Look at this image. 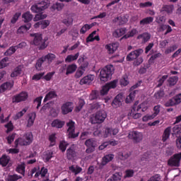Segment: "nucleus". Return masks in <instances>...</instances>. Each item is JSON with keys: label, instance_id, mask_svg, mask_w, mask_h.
Here are the masks:
<instances>
[{"label": "nucleus", "instance_id": "1", "mask_svg": "<svg viewBox=\"0 0 181 181\" xmlns=\"http://www.w3.org/2000/svg\"><path fill=\"white\" fill-rule=\"evenodd\" d=\"M30 36L33 38V43L35 46H38L39 50H45L47 47V44H46V39L43 40L42 34L40 33H31Z\"/></svg>", "mask_w": 181, "mask_h": 181}, {"label": "nucleus", "instance_id": "2", "mask_svg": "<svg viewBox=\"0 0 181 181\" xmlns=\"http://www.w3.org/2000/svg\"><path fill=\"white\" fill-rule=\"evenodd\" d=\"M114 73V66L107 65L103 68L100 72V81H108V79L112 76Z\"/></svg>", "mask_w": 181, "mask_h": 181}, {"label": "nucleus", "instance_id": "3", "mask_svg": "<svg viewBox=\"0 0 181 181\" xmlns=\"http://www.w3.org/2000/svg\"><path fill=\"white\" fill-rule=\"evenodd\" d=\"M75 122L73 120H70L68 123H66V127H68L67 132L68 137L71 139H74L78 136L80 132L76 133V126Z\"/></svg>", "mask_w": 181, "mask_h": 181}, {"label": "nucleus", "instance_id": "4", "mask_svg": "<svg viewBox=\"0 0 181 181\" xmlns=\"http://www.w3.org/2000/svg\"><path fill=\"white\" fill-rule=\"evenodd\" d=\"M50 1H42L40 4L37 5H33L31 6V11L32 12H34V13H40L42 11H45V9H47L49 8V5Z\"/></svg>", "mask_w": 181, "mask_h": 181}, {"label": "nucleus", "instance_id": "5", "mask_svg": "<svg viewBox=\"0 0 181 181\" xmlns=\"http://www.w3.org/2000/svg\"><path fill=\"white\" fill-rule=\"evenodd\" d=\"M181 152L174 154L168 160V166L179 168L180 166Z\"/></svg>", "mask_w": 181, "mask_h": 181}, {"label": "nucleus", "instance_id": "6", "mask_svg": "<svg viewBox=\"0 0 181 181\" xmlns=\"http://www.w3.org/2000/svg\"><path fill=\"white\" fill-rule=\"evenodd\" d=\"M181 103V93L175 95L174 97L169 99L165 103V107H175Z\"/></svg>", "mask_w": 181, "mask_h": 181}, {"label": "nucleus", "instance_id": "7", "mask_svg": "<svg viewBox=\"0 0 181 181\" xmlns=\"http://www.w3.org/2000/svg\"><path fill=\"white\" fill-rule=\"evenodd\" d=\"M29 98V94L26 91H22L21 93L15 95L12 98V102L18 104V103H22L26 101Z\"/></svg>", "mask_w": 181, "mask_h": 181}, {"label": "nucleus", "instance_id": "8", "mask_svg": "<svg viewBox=\"0 0 181 181\" xmlns=\"http://www.w3.org/2000/svg\"><path fill=\"white\" fill-rule=\"evenodd\" d=\"M117 83H118V81L114 80L110 83H106L105 86H103L100 90V95H107V94H108V91H110L111 88H117Z\"/></svg>", "mask_w": 181, "mask_h": 181}, {"label": "nucleus", "instance_id": "9", "mask_svg": "<svg viewBox=\"0 0 181 181\" xmlns=\"http://www.w3.org/2000/svg\"><path fill=\"white\" fill-rule=\"evenodd\" d=\"M129 139H132L136 144L141 142L144 139V134L138 131L129 132L128 134Z\"/></svg>", "mask_w": 181, "mask_h": 181}, {"label": "nucleus", "instance_id": "10", "mask_svg": "<svg viewBox=\"0 0 181 181\" xmlns=\"http://www.w3.org/2000/svg\"><path fill=\"white\" fill-rule=\"evenodd\" d=\"M144 53V49L139 48L138 49H136L132 52H130L126 57V60L127 62H133V60H136V59H138L141 54Z\"/></svg>", "mask_w": 181, "mask_h": 181}, {"label": "nucleus", "instance_id": "11", "mask_svg": "<svg viewBox=\"0 0 181 181\" xmlns=\"http://www.w3.org/2000/svg\"><path fill=\"white\" fill-rule=\"evenodd\" d=\"M107 118V113L104 110H100L95 114V121L96 124H103Z\"/></svg>", "mask_w": 181, "mask_h": 181}, {"label": "nucleus", "instance_id": "12", "mask_svg": "<svg viewBox=\"0 0 181 181\" xmlns=\"http://www.w3.org/2000/svg\"><path fill=\"white\" fill-rule=\"evenodd\" d=\"M71 105H73V103L71 102H66V103L63 104L61 110L64 115H66L69 114V112H71V111H73V107Z\"/></svg>", "mask_w": 181, "mask_h": 181}, {"label": "nucleus", "instance_id": "13", "mask_svg": "<svg viewBox=\"0 0 181 181\" xmlns=\"http://www.w3.org/2000/svg\"><path fill=\"white\" fill-rule=\"evenodd\" d=\"M94 78H95V76L94 75L89 74L86 76H84L79 82V84L81 86H83L84 84H91L93 81H94Z\"/></svg>", "mask_w": 181, "mask_h": 181}, {"label": "nucleus", "instance_id": "14", "mask_svg": "<svg viewBox=\"0 0 181 181\" xmlns=\"http://www.w3.org/2000/svg\"><path fill=\"white\" fill-rule=\"evenodd\" d=\"M62 22L65 25V26L69 28V26H71L73 25L74 18H73V16L71 14H66L65 18L62 19Z\"/></svg>", "mask_w": 181, "mask_h": 181}, {"label": "nucleus", "instance_id": "15", "mask_svg": "<svg viewBox=\"0 0 181 181\" xmlns=\"http://www.w3.org/2000/svg\"><path fill=\"white\" fill-rule=\"evenodd\" d=\"M119 44L118 42H112V44H107L105 45V49H107L110 54H112L118 49Z\"/></svg>", "mask_w": 181, "mask_h": 181}, {"label": "nucleus", "instance_id": "16", "mask_svg": "<svg viewBox=\"0 0 181 181\" xmlns=\"http://www.w3.org/2000/svg\"><path fill=\"white\" fill-rule=\"evenodd\" d=\"M13 87V82H5L0 86V94L5 93L6 90H9Z\"/></svg>", "mask_w": 181, "mask_h": 181}, {"label": "nucleus", "instance_id": "17", "mask_svg": "<svg viewBox=\"0 0 181 181\" xmlns=\"http://www.w3.org/2000/svg\"><path fill=\"white\" fill-rule=\"evenodd\" d=\"M136 105H134L130 112L128 113V118H134V119H138V118H141L142 115L141 113L136 112L135 108Z\"/></svg>", "mask_w": 181, "mask_h": 181}, {"label": "nucleus", "instance_id": "18", "mask_svg": "<svg viewBox=\"0 0 181 181\" xmlns=\"http://www.w3.org/2000/svg\"><path fill=\"white\" fill-rule=\"evenodd\" d=\"M65 124H66V122L62 121L59 119H54L51 123V127H52V128H57L59 129L63 128Z\"/></svg>", "mask_w": 181, "mask_h": 181}, {"label": "nucleus", "instance_id": "19", "mask_svg": "<svg viewBox=\"0 0 181 181\" xmlns=\"http://www.w3.org/2000/svg\"><path fill=\"white\" fill-rule=\"evenodd\" d=\"M24 139L25 141L23 144V145L26 146V145H30L33 142V134L32 132H28L25 133L23 136Z\"/></svg>", "mask_w": 181, "mask_h": 181}, {"label": "nucleus", "instance_id": "20", "mask_svg": "<svg viewBox=\"0 0 181 181\" xmlns=\"http://www.w3.org/2000/svg\"><path fill=\"white\" fill-rule=\"evenodd\" d=\"M126 32L127 28H118L113 32L112 36L114 37H121V36H124V35H125Z\"/></svg>", "mask_w": 181, "mask_h": 181}, {"label": "nucleus", "instance_id": "21", "mask_svg": "<svg viewBox=\"0 0 181 181\" xmlns=\"http://www.w3.org/2000/svg\"><path fill=\"white\" fill-rule=\"evenodd\" d=\"M74 158H76V150H74V147L71 146L66 150V158L71 160Z\"/></svg>", "mask_w": 181, "mask_h": 181}, {"label": "nucleus", "instance_id": "22", "mask_svg": "<svg viewBox=\"0 0 181 181\" xmlns=\"http://www.w3.org/2000/svg\"><path fill=\"white\" fill-rule=\"evenodd\" d=\"M35 119H36V112H31L28 114V119L27 124L28 128H30V127L33 126V124H35Z\"/></svg>", "mask_w": 181, "mask_h": 181}, {"label": "nucleus", "instance_id": "23", "mask_svg": "<svg viewBox=\"0 0 181 181\" xmlns=\"http://www.w3.org/2000/svg\"><path fill=\"white\" fill-rule=\"evenodd\" d=\"M57 97V93L54 90H50L45 97L44 103H47L49 100H53Z\"/></svg>", "mask_w": 181, "mask_h": 181}, {"label": "nucleus", "instance_id": "24", "mask_svg": "<svg viewBox=\"0 0 181 181\" xmlns=\"http://www.w3.org/2000/svg\"><path fill=\"white\" fill-rule=\"evenodd\" d=\"M173 5H164L160 9V12H166L168 15H170L173 13Z\"/></svg>", "mask_w": 181, "mask_h": 181}, {"label": "nucleus", "instance_id": "25", "mask_svg": "<svg viewBox=\"0 0 181 181\" xmlns=\"http://www.w3.org/2000/svg\"><path fill=\"white\" fill-rule=\"evenodd\" d=\"M122 99L121 98V96L117 95L112 103V107H113V108H118V107L122 104Z\"/></svg>", "mask_w": 181, "mask_h": 181}, {"label": "nucleus", "instance_id": "26", "mask_svg": "<svg viewBox=\"0 0 181 181\" xmlns=\"http://www.w3.org/2000/svg\"><path fill=\"white\" fill-rule=\"evenodd\" d=\"M171 131H172V127H167L164 130V132L163 134V139H162L163 142H166V141H168V139H169V138L170 137Z\"/></svg>", "mask_w": 181, "mask_h": 181}, {"label": "nucleus", "instance_id": "27", "mask_svg": "<svg viewBox=\"0 0 181 181\" xmlns=\"http://www.w3.org/2000/svg\"><path fill=\"white\" fill-rule=\"evenodd\" d=\"M137 39H142V42L144 43H146V42H149L151 40V34L148 33H144L137 36Z\"/></svg>", "mask_w": 181, "mask_h": 181}, {"label": "nucleus", "instance_id": "28", "mask_svg": "<svg viewBox=\"0 0 181 181\" xmlns=\"http://www.w3.org/2000/svg\"><path fill=\"white\" fill-rule=\"evenodd\" d=\"M119 130L118 129H114L107 127L105 130V137L107 138V136H110V135H117L118 134Z\"/></svg>", "mask_w": 181, "mask_h": 181}, {"label": "nucleus", "instance_id": "29", "mask_svg": "<svg viewBox=\"0 0 181 181\" xmlns=\"http://www.w3.org/2000/svg\"><path fill=\"white\" fill-rule=\"evenodd\" d=\"M136 93H138V90H136L132 91L129 93V95L126 98L125 103L129 104V103H132V101H134V100H135V95H136Z\"/></svg>", "mask_w": 181, "mask_h": 181}, {"label": "nucleus", "instance_id": "30", "mask_svg": "<svg viewBox=\"0 0 181 181\" xmlns=\"http://www.w3.org/2000/svg\"><path fill=\"white\" fill-rule=\"evenodd\" d=\"M122 179V173L118 172L112 175L107 181H120Z\"/></svg>", "mask_w": 181, "mask_h": 181}, {"label": "nucleus", "instance_id": "31", "mask_svg": "<svg viewBox=\"0 0 181 181\" xmlns=\"http://www.w3.org/2000/svg\"><path fill=\"white\" fill-rule=\"evenodd\" d=\"M79 56H80V52H77L74 55L69 54L65 59V62L66 63H71V62H75V60H77V59H78Z\"/></svg>", "mask_w": 181, "mask_h": 181}, {"label": "nucleus", "instance_id": "32", "mask_svg": "<svg viewBox=\"0 0 181 181\" xmlns=\"http://www.w3.org/2000/svg\"><path fill=\"white\" fill-rule=\"evenodd\" d=\"M9 160H11V158L6 155H3L1 158H0V165L5 168V166H7L8 163H9Z\"/></svg>", "mask_w": 181, "mask_h": 181}, {"label": "nucleus", "instance_id": "33", "mask_svg": "<svg viewBox=\"0 0 181 181\" xmlns=\"http://www.w3.org/2000/svg\"><path fill=\"white\" fill-rule=\"evenodd\" d=\"M69 169L72 173H74L75 175H78V173H81L83 171V168L78 165H71Z\"/></svg>", "mask_w": 181, "mask_h": 181}, {"label": "nucleus", "instance_id": "34", "mask_svg": "<svg viewBox=\"0 0 181 181\" xmlns=\"http://www.w3.org/2000/svg\"><path fill=\"white\" fill-rule=\"evenodd\" d=\"M22 65H19L17 67H16L13 70V71L11 74V77H18V76H20V74H22Z\"/></svg>", "mask_w": 181, "mask_h": 181}, {"label": "nucleus", "instance_id": "35", "mask_svg": "<svg viewBox=\"0 0 181 181\" xmlns=\"http://www.w3.org/2000/svg\"><path fill=\"white\" fill-rule=\"evenodd\" d=\"M108 145H112V146H115L116 145H118V141L114 140V141H110L109 143L105 142L99 146V150L103 151V149H105V148H107Z\"/></svg>", "mask_w": 181, "mask_h": 181}, {"label": "nucleus", "instance_id": "36", "mask_svg": "<svg viewBox=\"0 0 181 181\" xmlns=\"http://www.w3.org/2000/svg\"><path fill=\"white\" fill-rule=\"evenodd\" d=\"M30 28H32V24L30 23H27L25 25H21L17 30V33H25V32H28Z\"/></svg>", "mask_w": 181, "mask_h": 181}, {"label": "nucleus", "instance_id": "37", "mask_svg": "<svg viewBox=\"0 0 181 181\" xmlns=\"http://www.w3.org/2000/svg\"><path fill=\"white\" fill-rule=\"evenodd\" d=\"M76 70H77V65H76L75 64L68 65V66L66 67V75L69 76V74H73V73H74Z\"/></svg>", "mask_w": 181, "mask_h": 181}, {"label": "nucleus", "instance_id": "38", "mask_svg": "<svg viewBox=\"0 0 181 181\" xmlns=\"http://www.w3.org/2000/svg\"><path fill=\"white\" fill-rule=\"evenodd\" d=\"M114 159V154H107L102 158V165H105L108 162H111Z\"/></svg>", "mask_w": 181, "mask_h": 181}, {"label": "nucleus", "instance_id": "39", "mask_svg": "<svg viewBox=\"0 0 181 181\" xmlns=\"http://www.w3.org/2000/svg\"><path fill=\"white\" fill-rule=\"evenodd\" d=\"M136 33H138V30L136 28H133L131 31H129L126 35H124L122 39H129V37H134Z\"/></svg>", "mask_w": 181, "mask_h": 181}, {"label": "nucleus", "instance_id": "40", "mask_svg": "<svg viewBox=\"0 0 181 181\" xmlns=\"http://www.w3.org/2000/svg\"><path fill=\"white\" fill-rule=\"evenodd\" d=\"M113 22H119V25H125L128 22V19L125 16L117 17L113 20Z\"/></svg>", "mask_w": 181, "mask_h": 181}, {"label": "nucleus", "instance_id": "41", "mask_svg": "<svg viewBox=\"0 0 181 181\" xmlns=\"http://www.w3.org/2000/svg\"><path fill=\"white\" fill-rule=\"evenodd\" d=\"M22 18H23L25 23H28V22H30V21H32V19H33V16H32V14H30V12L27 11L22 15Z\"/></svg>", "mask_w": 181, "mask_h": 181}, {"label": "nucleus", "instance_id": "42", "mask_svg": "<svg viewBox=\"0 0 181 181\" xmlns=\"http://www.w3.org/2000/svg\"><path fill=\"white\" fill-rule=\"evenodd\" d=\"M152 22H153V17H146L140 21L139 25L144 26L145 25H149Z\"/></svg>", "mask_w": 181, "mask_h": 181}, {"label": "nucleus", "instance_id": "43", "mask_svg": "<svg viewBox=\"0 0 181 181\" xmlns=\"http://www.w3.org/2000/svg\"><path fill=\"white\" fill-rule=\"evenodd\" d=\"M93 26H94L93 24H85L84 25L82 26V28L80 30V34L81 35H86V33L88 30H90V29H91V28H93Z\"/></svg>", "mask_w": 181, "mask_h": 181}, {"label": "nucleus", "instance_id": "44", "mask_svg": "<svg viewBox=\"0 0 181 181\" xmlns=\"http://www.w3.org/2000/svg\"><path fill=\"white\" fill-rule=\"evenodd\" d=\"M19 179H22V176L18 174L8 175L6 178V181H18Z\"/></svg>", "mask_w": 181, "mask_h": 181}, {"label": "nucleus", "instance_id": "45", "mask_svg": "<svg viewBox=\"0 0 181 181\" xmlns=\"http://www.w3.org/2000/svg\"><path fill=\"white\" fill-rule=\"evenodd\" d=\"M52 158H53V151H47L43 155V160L45 163L49 162Z\"/></svg>", "mask_w": 181, "mask_h": 181}, {"label": "nucleus", "instance_id": "46", "mask_svg": "<svg viewBox=\"0 0 181 181\" xmlns=\"http://www.w3.org/2000/svg\"><path fill=\"white\" fill-rule=\"evenodd\" d=\"M16 50L18 49L16 45L11 46L4 52V56H12V54H13Z\"/></svg>", "mask_w": 181, "mask_h": 181}, {"label": "nucleus", "instance_id": "47", "mask_svg": "<svg viewBox=\"0 0 181 181\" xmlns=\"http://www.w3.org/2000/svg\"><path fill=\"white\" fill-rule=\"evenodd\" d=\"M129 153L128 152H119L117 154L118 159H120V160H126V159H128L129 158Z\"/></svg>", "mask_w": 181, "mask_h": 181}, {"label": "nucleus", "instance_id": "48", "mask_svg": "<svg viewBox=\"0 0 181 181\" xmlns=\"http://www.w3.org/2000/svg\"><path fill=\"white\" fill-rule=\"evenodd\" d=\"M64 7L63 3L57 2L55 4H53L51 7V11H62Z\"/></svg>", "mask_w": 181, "mask_h": 181}, {"label": "nucleus", "instance_id": "49", "mask_svg": "<svg viewBox=\"0 0 181 181\" xmlns=\"http://www.w3.org/2000/svg\"><path fill=\"white\" fill-rule=\"evenodd\" d=\"M45 62H46V60L44 57L39 58L36 62L35 69H37V70H42V64H43Z\"/></svg>", "mask_w": 181, "mask_h": 181}, {"label": "nucleus", "instance_id": "50", "mask_svg": "<svg viewBox=\"0 0 181 181\" xmlns=\"http://www.w3.org/2000/svg\"><path fill=\"white\" fill-rule=\"evenodd\" d=\"M25 164H20L16 168V172H17V173H20L23 176H25Z\"/></svg>", "mask_w": 181, "mask_h": 181}, {"label": "nucleus", "instance_id": "51", "mask_svg": "<svg viewBox=\"0 0 181 181\" xmlns=\"http://www.w3.org/2000/svg\"><path fill=\"white\" fill-rule=\"evenodd\" d=\"M43 57L45 60H47L48 63L50 64V63H52L54 60V59H56V54L49 53Z\"/></svg>", "mask_w": 181, "mask_h": 181}, {"label": "nucleus", "instance_id": "52", "mask_svg": "<svg viewBox=\"0 0 181 181\" xmlns=\"http://www.w3.org/2000/svg\"><path fill=\"white\" fill-rule=\"evenodd\" d=\"M181 134V127L179 125H175L173 128V133L172 135H173V136H175V135L176 136H180Z\"/></svg>", "mask_w": 181, "mask_h": 181}, {"label": "nucleus", "instance_id": "53", "mask_svg": "<svg viewBox=\"0 0 181 181\" xmlns=\"http://www.w3.org/2000/svg\"><path fill=\"white\" fill-rule=\"evenodd\" d=\"M8 62H9V58L6 57L4 58H3L1 61H0V69H5V67H6L8 66Z\"/></svg>", "mask_w": 181, "mask_h": 181}, {"label": "nucleus", "instance_id": "54", "mask_svg": "<svg viewBox=\"0 0 181 181\" xmlns=\"http://www.w3.org/2000/svg\"><path fill=\"white\" fill-rule=\"evenodd\" d=\"M85 145L87 148H94V146H95V143H94L93 139H89L85 141Z\"/></svg>", "mask_w": 181, "mask_h": 181}, {"label": "nucleus", "instance_id": "55", "mask_svg": "<svg viewBox=\"0 0 181 181\" xmlns=\"http://www.w3.org/2000/svg\"><path fill=\"white\" fill-rule=\"evenodd\" d=\"M154 97L156 98V100H160V98H163V97H165V91L162 90L157 91L154 94Z\"/></svg>", "mask_w": 181, "mask_h": 181}, {"label": "nucleus", "instance_id": "56", "mask_svg": "<svg viewBox=\"0 0 181 181\" xmlns=\"http://www.w3.org/2000/svg\"><path fill=\"white\" fill-rule=\"evenodd\" d=\"M178 80H179V78L177 76H172L169 78L168 81L170 86H175L176 83H177Z\"/></svg>", "mask_w": 181, "mask_h": 181}, {"label": "nucleus", "instance_id": "57", "mask_svg": "<svg viewBox=\"0 0 181 181\" xmlns=\"http://www.w3.org/2000/svg\"><path fill=\"white\" fill-rule=\"evenodd\" d=\"M97 34V31H93L87 37L86 43H90V42H94V35Z\"/></svg>", "mask_w": 181, "mask_h": 181}, {"label": "nucleus", "instance_id": "58", "mask_svg": "<svg viewBox=\"0 0 181 181\" xmlns=\"http://www.w3.org/2000/svg\"><path fill=\"white\" fill-rule=\"evenodd\" d=\"M41 25V29H46L49 25H50V21L49 20H42L40 21Z\"/></svg>", "mask_w": 181, "mask_h": 181}, {"label": "nucleus", "instance_id": "59", "mask_svg": "<svg viewBox=\"0 0 181 181\" xmlns=\"http://www.w3.org/2000/svg\"><path fill=\"white\" fill-rule=\"evenodd\" d=\"M168 77H169L168 75L163 76L159 80L158 83L157 85V87H162L163 83H165V81L168 79Z\"/></svg>", "mask_w": 181, "mask_h": 181}, {"label": "nucleus", "instance_id": "60", "mask_svg": "<svg viewBox=\"0 0 181 181\" xmlns=\"http://www.w3.org/2000/svg\"><path fill=\"white\" fill-rule=\"evenodd\" d=\"M134 173L135 171H134V170H127L125 171L124 179H127V177H133Z\"/></svg>", "mask_w": 181, "mask_h": 181}, {"label": "nucleus", "instance_id": "61", "mask_svg": "<svg viewBox=\"0 0 181 181\" xmlns=\"http://www.w3.org/2000/svg\"><path fill=\"white\" fill-rule=\"evenodd\" d=\"M156 115L153 113L152 115H146L144 117H143L142 119L144 122H146V121H149L151 119H153V118H156Z\"/></svg>", "mask_w": 181, "mask_h": 181}, {"label": "nucleus", "instance_id": "62", "mask_svg": "<svg viewBox=\"0 0 181 181\" xmlns=\"http://www.w3.org/2000/svg\"><path fill=\"white\" fill-rule=\"evenodd\" d=\"M43 76H45V72L36 74L33 76L32 80H34L35 81H39V80H40Z\"/></svg>", "mask_w": 181, "mask_h": 181}, {"label": "nucleus", "instance_id": "63", "mask_svg": "<svg viewBox=\"0 0 181 181\" xmlns=\"http://www.w3.org/2000/svg\"><path fill=\"white\" fill-rule=\"evenodd\" d=\"M69 33L71 35V36H73V37H78V29L76 28H73Z\"/></svg>", "mask_w": 181, "mask_h": 181}, {"label": "nucleus", "instance_id": "64", "mask_svg": "<svg viewBox=\"0 0 181 181\" xmlns=\"http://www.w3.org/2000/svg\"><path fill=\"white\" fill-rule=\"evenodd\" d=\"M20 16H21V13H16L11 20V23L15 24L16 22H18V19H19Z\"/></svg>", "mask_w": 181, "mask_h": 181}]
</instances>
